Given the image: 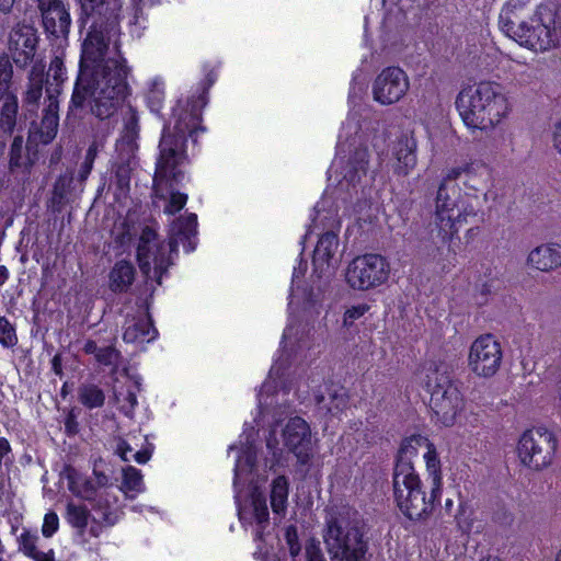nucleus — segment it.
Returning <instances> with one entry per match:
<instances>
[{
  "instance_id": "nucleus-1",
  "label": "nucleus",
  "mask_w": 561,
  "mask_h": 561,
  "mask_svg": "<svg viewBox=\"0 0 561 561\" xmlns=\"http://www.w3.org/2000/svg\"><path fill=\"white\" fill-rule=\"evenodd\" d=\"M81 13L78 19L80 32L87 30L84 51L95 47L100 60L93 67L80 61L79 72L69 101V110H81L93 95L91 113L101 121L112 117L124 105L131 93L128 77L131 68L121 49V42H114V56L104 57L111 35L119 26L121 0H80Z\"/></svg>"
},
{
  "instance_id": "nucleus-2",
  "label": "nucleus",
  "mask_w": 561,
  "mask_h": 561,
  "mask_svg": "<svg viewBox=\"0 0 561 561\" xmlns=\"http://www.w3.org/2000/svg\"><path fill=\"white\" fill-rule=\"evenodd\" d=\"M400 512L411 520H425L442 495L440 461L433 444L417 435L404 440L392 477Z\"/></svg>"
},
{
  "instance_id": "nucleus-3",
  "label": "nucleus",
  "mask_w": 561,
  "mask_h": 561,
  "mask_svg": "<svg viewBox=\"0 0 561 561\" xmlns=\"http://www.w3.org/2000/svg\"><path fill=\"white\" fill-rule=\"evenodd\" d=\"M217 79L218 72L215 68L207 70L191 95L178 100L172 107L173 131L170 126H163L152 179V188L160 198L164 197L158 193L161 186L179 185L185 178L180 167L187 160L186 142L188 138L197 142V134L206 131V127L202 125L203 110L209 102V90Z\"/></svg>"
},
{
  "instance_id": "nucleus-4",
  "label": "nucleus",
  "mask_w": 561,
  "mask_h": 561,
  "mask_svg": "<svg viewBox=\"0 0 561 561\" xmlns=\"http://www.w3.org/2000/svg\"><path fill=\"white\" fill-rule=\"evenodd\" d=\"M524 9L523 0H508L499 16L501 30L524 47L535 51H546L556 47L558 44L556 4H539L528 20L523 18Z\"/></svg>"
},
{
  "instance_id": "nucleus-5",
  "label": "nucleus",
  "mask_w": 561,
  "mask_h": 561,
  "mask_svg": "<svg viewBox=\"0 0 561 561\" xmlns=\"http://www.w3.org/2000/svg\"><path fill=\"white\" fill-rule=\"evenodd\" d=\"M455 105L469 129L482 131L493 129L511 111L501 85L491 81L463 88L458 93Z\"/></svg>"
},
{
  "instance_id": "nucleus-6",
  "label": "nucleus",
  "mask_w": 561,
  "mask_h": 561,
  "mask_svg": "<svg viewBox=\"0 0 561 561\" xmlns=\"http://www.w3.org/2000/svg\"><path fill=\"white\" fill-rule=\"evenodd\" d=\"M416 374L431 396L428 405L437 422L445 426L454 425L465 401L450 366L434 354L421 364Z\"/></svg>"
},
{
  "instance_id": "nucleus-7",
  "label": "nucleus",
  "mask_w": 561,
  "mask_h": 561,
  "mask_svg": "<svg viewBox=\"0 0 561 561\" xmlns=\"http://www.w3.org/2000/svg\"><path fill=\"white\" fill-rule=\"evenodd\" d=\"M322 538L331 561H365L368 540L357 511L348 506L332 508Z\"/></svg>"
},
{
  "instance_id": "nucleus-8",
  "label": "nucleus",
  "mask_w": 561,
  "mask_h": 561,
  "mask_svg": "<svg viewBox=\"0 0 561 561\" xmlns=\"http://www.w3.org/2000/svg\"><path fill=\"white\" fill-rule=\"evenodd\" d=\"M477 210L473 206L467 205L461 197L459 185L440 183L435 199V224L437 234L443 243H447L449 250L455 241H460L459 229L468 222L469 217H476Z\"/></svg>"
},
{
  "instance_id": "nucleus-9",
  "label": "nucleus",
  "mask_w": 561,
  "mask_h": 561,
  "mask_svg": "<svg viewBox=\"0 0 561 561\" xmlns=\"http://www.w3.org/2000/svg\"><path fill=\"white\" fill-rule=\"evenodd\" d=\"M554 432L537 426L526 430L517 443V456L523 466L534 471H541L553 463L558 449Z\"/></svg>"
},
{
  "instance_id": "nucleus-10",
  "label": "nucleus",
  "mask_w": 561,
  "mask_h": 561,
  "mask_svg": "<svg viewBox=\"0 0 561 561\" xmlns=\"http://www.w3.org/2000/svg\"><path fill=\"white\" fill-rule=\"evenodd\" d=\"M390 271V263L386 256L365 253L348 263L345 279L351 288L366 291L383 285L389 279Z\"/></svg>"
},
{
  "instance_id": "nucleus-11",
  "label": "nucleus",
  "mask_w": 561,
  "mask_h": 561,
  "mask_svg": "<svg viewBox=\"0 0 561 561\" xmlns=\"http://www.w3.org/2000/svg\"><path fill=\"white\" fill-rule=\"evenodd\" d=\"M49 41L67 39L71 27L69 0H32Z\"/></svg>"
},
{
  "instance_id": "nucleus-12",
  "label": "nucleus",
  "mask_w": 561,
  "mask_h": 561,
  "mask_svg": "<svg viewBox=\"0 0 561 561\" xmlns=\"http://www.w3.org/2000/svg\"><path fill=\"white\" fill-rule=\"evenodd\" d=\"M410 82L403 69L389 66L381 70L373 83L374 100L382 105L400 101L409 90Z\"/></svg>"
},
{
  "instance_id": "nucleus-13",
  "label": "nucleus",
  "mask_w": 561,
  "mask_h": 561,
  "mask_svg": "<svg viewBox=\"0 0 561 561\" xmlns=\"http://www.w3.org/2000/svg\"><path fill=\"white\" fill-rule=\"evenodd\" d=\"M284 445L291 451L299 463L307 465L311 458V431L309 424L300 416L289 419L283 430Z\"/></svg>"
},
{
  "instance_id": "nucleus-14",
  "label": "nucleus",
  "mask_w": 561,
  "mask_h": 561,
  "mask_svg": "<svg viewBox=\"0 0 561 561\" xmlns=\"http://www.w3.org/2000/svg\"><path fill=\"white\" fill-rule=\"evenodd\" d=\"M149 233H151L150 229L144 230L137 245L136 257L139 268L144 274H148L151 270V264H153L156 282L158 285H161L162 276L167 274L170 263L163 248L149 241L147 238Z\"/></svg>"
},
{
  "instance_id": "nucleus-15",
  "label": "nucleus",
  "mask_w": 561,
  "mask_h": 561,
  "mask_svg": "<svg viewBox=\"0 0 561 561\" xmlns=\"http://www.w3.org/2000/svg\"><path fill=\"white\" fill-rule=\"evenodd\" d=\"M37 43V33L32 26H22L10 34V51L18 68H25L33 61Z\"/></svg>"
},
{
  "instance_id": "nucleus-16",
  "label": "nucleus",
  "mask_w": 561,
  "mask_h": 561,
  "mask_svg": "<svg viewBox=\"0 0 561 561\" xmlns=\"http://www.w3.org/2000/svg\"><path fill=\"white\" fill-rule=\"evenodd\" d=\"M319 410L331 416H340L350 407L348 390L339 383H327L323 390L314 394Z\"/></svg>"
},
{
  "instance_id": "nucleus-17",
  "label": "nucleus",
  "mask_w": 561,
  "mask_h": 561,
  "mask_svg": "<svg viewBox=\"0 0 561 561\" xmlns=\"http://www.w3.org/2000/svg\"><path fill=\"white\" fill-rule=\"evenodd\" d=\"M197 215L194 213L174 220L170 229L171 249L181 243L186 253L193 252L197 245Z\"/></svg>"
},
{
  "instance_id": "nucleus-18",
  "label": "nucleus",
  "mask_w": 561,
  "mask_h": 561,
  "mask_svg": "<svg viewBox=\"0 0 561 561\" xmlns=\"http://www.w3.org/2000/svg\"><path fill=\"white\" fill-rule=\"evenodd\" d=\"M135 265L125 259L114 263L108 272V288L114 294H126L136 279Z\"/></svg>"
},
{
  "instance_id": "nucleus-19",
  "label": "nucleus",
  "mask_w": 561,
  "mask_h": 561,
  "mask_svg": "<svg viewBox=\"0 0 561 561\" xmlns=\"http://www.w3.org/2000/svg\"><path fill=\"white\" fill-rule=\"evenodd\" d=\"M396 164L394 174L407 176L416 165V141L413 138H401L393 148Z\"/></svg>"
},
{
  "instance_id": "nucleus-20",
  "label": "nucleus",
  "mask_w": 561,
  "mask_h": 561,
  "mask_svg": "<svg viewBox=\"0 0 561 561\" xmlns=\"http://www.w3.org/2000/svg\"><path fill=\"white\" fill-rule=\"evenodd\" d=\"M528 262L535 268L547 272L561 265V251L558 244H543L534 249Z\"/></svg>"
},
{
  "instance_id": "nucleus-21",
  "label": "nucleus",
  "mask_w": 561,
  "mask_h": 561,
  "mask_svg": "<svg viewBox=\"0 0 561 561\" xmlns=\"http://www.w3.org/2000/svg\"><path fill=\"white\" fill-rule=\"evenodd\" d=\"M339 247V236L333 231L322 233L316 244L312 255V264L316 270H323L329 265Z\"/></svg>"
},
{
  "instance_id": "nucleus-22",
  "label": "nucleus",
  "mask_w": 561,
  "mask_h": 561,
  "mask_svg": "<svg viewBox=\"0 0 561 561\" xmlns=\"http://www.w3.org/2000/svg\"><path fill=\"white\" fill-rule=\"evenodd\" d=\"M502 362V353H469L471 370L481 377L493 376Z\"/></svg>"
},
{
  "instance_id": "nucleus-23",
  "label": "nucleus",
  "mask_w": 561,
  "mask_h": 561,
  "mask_svg": "<svg viewBox=\"0 0 561 561\" xmlns=\"http://www.w3.org/2000/svg\"><path fill=\"white\" fill-rule=\"evenodd\" d=\"M157 335L158 331L150 319L139 320L125 328L123 340L125 343L142 345L153 341Z\"/></svg>"
},
{
  "instance_id": "nucleus-24",
  "label": "nucleus",
  "mask_w": 561,
  "mask_h": 561,
  "mask_svg": "<svg viewBox=\"0 0 561 561\" xmlns=\"http://www.w3.org/2000/svg\"><path fill=\"white\" fill-rule=\"evenodd\" d=\"M45 83V66L42 62H36L31 68L27 89L24 94V102L27 105L38 104L43 95V88Z\"/></svg>"
},
{
  "instance_id": "nucleus-25",
  "label": "nucleus",
  "mask_w": 561,
  "mask_h": 561,
  "mask_svg": "<svg viewBox=\"0 0 561 561\" xmlns=\"http://www.w3.org/2000/svg\"><path fill=\"white\" fill-rule=\"evenodd\" d=\"M117 499L115 495H111L110 493H105L101 495L93 508L101 515V519L105 526L111 527L114 526L122 516L121 508L115 505Z\"/></svg>"
},
{
  "instance_id": "nucleus-26",
  "label": "nucleus",
  "mask_w": 561,
  "mask_h": 561,
  "mask_svg": "<svg viewBox=\"0 0 561 561\" xmlns=\"http://www.w3.org/2000/svg\"><path fill=\"white\" fill-rule=\"evenodd\" d=\"M369 164V151L365 148H356L347 160L344 178L350 182L359 180L366 175Z\"/></svg>"
},
{
  "instance_id": "nucleus-27",
  "label": "nucleus",
  "mask_w": 561,
  "mask_h": 561,
  "mask_svg": "<svg viewBox=\"0 0 561 561\" xmlns=\"http://www.w3.org/2000/svg\"><path fill=\"white\" fill-rule=\"evenodd\" d=\"M289 483L285 476H278L272 482L271 506L275 514H285L287 508Z\"/></svg>"
},
{
  "instance_id": "nucleus-28",
  "label": "nucleus",
  "mask_w": 561,
  "mask_h": 561,
  "mask_svg": "<svg viewBox=\"0 0 561 561\" xmlns=\"http://www.w3.org/2000/svg\"><path fill=\"white\" fill-rule=\"evenodd\" d=\"M91 513L85 505L68 503L66 507L67 523L77 529L78 534L82 536L88 527Z\"/></svg>"
},
{
  "instance_id": "nucleus-29",
  "label": "nucleus",
  "mask_w": 561,
  "mask_h": 561,
  "mask_svg": "<svg viewBox=\"0 0 561 561\" xmlns=\"http://www.w3.org/2000/svg\"><path fill=\"white\" fill-rule=\"evenodd\" d=\"M121 490L130 499H134L137 494L144 492L145 484L141 471L133 466L124 468Z\"/></svg>"
},
{
  "instance_id": "nucleus-30",
  "label": "nucleus",
  "mask_w": 561,
  "mask_h": 561,
  "mask_svg": "<svg viewBox=\"0 0 561 561\" xmlns=\"http://www.w3.org/2000/svg\"><path fill=\"white\" fill-rule=\"evenodd\" d=\"M115 454L123 461L135 460L139 465L146 463L151 457V451L148 448L135 450L129 442L121 437L115 440Z\"/></svg>"
},
{
  "instance_id": "nucleus-31",
  "label": "nucleus",
  "mask_w": 561,
  "mask_h": 561,
  "mask_svg": "<svg viewBox=\"0 0 561 561\" xmlns=\"http://www.w3.org/2000/svg\"><path fill=\"white\" fill-rule=\"evenodd\" d=\"M78 399L88 409L101 408L105 401L104 391L94 383H82L78 388Z\"/></svg>"
},
{
  "instance_id": "nucleus-32",
  "label": "nucleus",
  "mask_w": 561,
  "mask_h": 561,
  "mask_svg": "<svg viewBox=\"0 0 561 561\" xmlns=\"http://www.w3.org/2000/svg\"><path fill=\"white\" fill-rule=\"evenodd\" d=\"M3 104L0 111V126L7 131H12L16 124L19 101L15 94L2 99Z\"/></svg>"
},
{
  "instance_id": "nucleus-33",
  "label": "nucleus",
  "mask_w": 561,
  "mask_h": 561,
  "mask_svg": "<svg viewBox=\"0 0 561 561\" xmlns=\"http://www.w3.org/2000/svg\"><path fill=\"white\" fill-rule=\"evenodd\" d=\"M67 79V70L64 60L59 56H55L49 64L48 71L45 72L46 88H57L62 90V84Z\"/></svg>"
},
{
  "instance_id": "nucleus-34",
  "label": "nucleus",
  "mask_w": 561,
  "mask_h": 561,
  "mask_svg": "<svg viewBox=\"0 0 561 561\" xmlns=\"http://www.w3.org/2000/svg\"><path fill=\"white\" fill-rule=\"evenodd\" d=\"M59 124L58 114L43 115L39 126V139L44 145H47L54 140L57 135Z\"/></svg>"
},
{
  "instance_id": "nucleus-35",
  "label": "nucleus",
  "mask_w": 561,
  "mask_h": 561,
  "mask_svg": "<svg viewBox=\"0 0 561 561\" xmlns=\"http://www.w3.org/2000/svg\"><path fill=\"white\" fill-rule=\"evenodd\" d=\"M80 360L76 353H57L51 359V368L58 376L62 375V369L75 371L79 368Z\"/></svg>"
},
{
  "instance_id": "nucleus-36",
  "label": "nucleus",
  "mask_w": 561,
  "mask_h": 561,
  "mask_svg": "<svg viewBox=\"0 0 561 561\" xmlns=\"http://www.w3.org/2000/svg\"><path fill=\"white\" fill-rule=\"evenodd\" d=\"M96 489L94 482L87 478L70 479L69 481V490L87 501L93 500Z\"/></svg>"
},
{
  "instance_id": "nucleus-37",
  "label": "nucleus",
  "mask_w": 561,
  "mask_h": 561,
  "mask_svg": "<svg viewBox=\"0 0 561 561\" xmlns=\"http://www.w3.org/2000/svg\"><path fill=\"white\" fill-rule=\"evenodd\" d=\"M13 68L7 56L0 57V101L14 94L10 91L12 84Z\"/></svg>"
},
{
  "instance_id": "nucleus-38",
  "label": "nucleus",
  "mask_w": 561,
  "mask_h": 561,
  "mask_svg": "<svg viewBox=\"0 0 561 561\" xmlns=\"http://www.w3.org/2000/svg\"><path fill=\"white\" fill-rule=\"evenodd\" d=\"M39 537L36 533L24 528L21 535L18 537L19 550L24 553L27 558H33L39 551L37 550V541Z\"/></svg>"
},
{
  "instance_id": "nucleus-39",
  "label": "nucleus",
  "mask_w": 561,
  "mask_h": 561,
  "mask_svg": "<svg viewBox=\"0 0 561 561\" xmlns=\"http://www.w3.org/2000/svg\"><path fill=\"white\" fill-rule=\"evenodd\" d=\"M284 538L290 557L296 559L301 552V545L299 541L297 527L295 525L287 526L284 531Z\"/></svg>"
},
{
  "instance_id": "nucleus-40",
  "label": "nucleus",
  "mask_w": 561,
  "mask_h": 561,
  "mask_svg": "<svg viewBox=\"0 0 561 561\" xmlns=\"http://www.w3.org/2000/svg\"><path fill=\"white\" fill-rule=\"evenodd\" d=\"M23 137L16 135L11 144L9 152V168L11 171L22 167Z\"/></svg>"
},
{
  "instance_id": "nucleus-41",
  "label": "nucleus",
  "mask_w": 561,
  "mask_h": 561,
  "mask_svg": "<svg viewBox=\"0 0 561 561\" xmlns=\"http://www.w3.org/2000/svg\"><path fill=\"white\" fill-rule=\"evenodd\" d=\"M18 341L15 329L5 317H0V344L4 347L13 346Z\"/></svg>"
},
{
  "instance_id": "nucleus-42",
  "label": "nucleus",
  "mask_w": 561,
  "mask_h": 561,
  "mask_svg": "<svg viewBox=\"0 0 561 561\" xmlns=\"http://www.w3.org/2000/svg\"><path fill=\"white\" fill-rule=\"evenodd\" d=\"M187 199V194L181 193L179 191H172L170 193L169 202L164 206V213L168 215H175L185 207Z\"/></svg>"
},
{
  "instance_id": "nucleus-43",
  "label": "nucleus",
  "mask_w": 561,
  "mask_h": 561,
  "mask_svg": "<svg viewBox=\"0 0 561 561\" xmlns=\"http://www.w3.org/2000/svg\"><path fill=\"white\" fill-rule=\"evenodd\" d=\"M164 100V90L163 88L158 87V84H153V87L146 94V102L148 107L153 113H159L162 108Z\"/></svg>"
},
{
  "instance_id": "nucleus-44",
  "label": "nucleus",
  "mask_w": 561,
  "mask_h": 561,
  "mask_svg": "<svg viewBox=\"0 0 561 561\" xmlns=\"http://www.w3.org/2000/svg\"><path fill=\"white\" fill-rule=\"evenodd\" d=\"M370 309L368 304H358L347 308L343 316V323L345 327H352L354 322L360 319L365 313H367Z\"/></svg>"
},
{
  "instance_id": "nucleus-45",
  "label": "nucleus",
  "mask_w": 561,
  "mask_h": 561,
  "mask_svg": "<svg viewBox=\"0 0 561 561\" xmlns=\"http://www.w3.org/2000/svg\"><path fill=\"white\" fill-rule=\"evenodd\" d=\"M11 455L12 447L10 442L5 437H0V477L9 476L4 469L9 468L13 463Z\"/></svg>"
},
{
  "instance_id": "nucleus-46",
  "label": "nucleus",
  "mask_w": 561,
  "mask_h": 561,
  "mask_svg": "<svg viewBox=\"0 0 561 561\" xmlns=\"http://www.w3.org/2000/svg\"><path fill=\"white\" fill-rule=\"evenodd\" d=\"M99 152V146L96 141H93L90 144L89 148L87 149L84 160L80 168V176L81 179H85L92 171L93 164L95 161V158Z\"/></svg>"
},
{
  "instance_id": "nucleus-47",
  "label": "nucleus",
  "mask_w": 561,
  "mask_h": 561,
  "mask_svg": "<svg viewBox=\"0 0 561 561\" xmlns=\"http://www.w3.org/2000/svg\"><path fill=\"white\" fill-rule=\"evenodd\" d=\"M493 346L495 351H501L500 342L491 333H485L477 337L471 344L469 351H485Z\"/></svg>"
},
{
  "instance_id": "nucleus-48",
  "label": "nucleus",
  "mask_w": 561,
  "mask_h": 561,
  "mask_svg": "<svg viewBox=\"0 0 561 561\" xmlns=\"http://www.w3.org/2000/svg\"><path fill=\"white\" fill-rule=\"evenodd\" d=\"M307 561H327L320 541L316 538L307 540L305 546Z\"/></svg>"
},
{
  "instance_id": "nucleus-49",
  "label": "nucleus",
  "mask_w": 561,
  "mask_h": 561,
  "mask_svg": "<svg viewBox=\"0 0 561 561\" xmlns=\"http://www.w3.org/2000/svg\"><path fill=\"white\" fill-rule=\"evenodd\" d=\"M59 528V517L55 512H48L44 516L42 534L46 538L53 537Z\"/></svg>"
},
{
  "instance_id": "nucleus-50",
  "label": "nucleus",
  "mask_w": 561,
  "mask_h": 561,
  "mask_svg": "<svg viewBox=\"0 0 561 561\" xmlns=\"http://www.w3.org/2000/svg\"><path fill=\"white\" fill-rule=\"evenodd\" d=\"M114 182L121 190H128L130 184V169L126 164H118L114 171Z\"/></svg>"
},
{
  "instance_id": "nucleus-51",
  "label": "nucleus",
  "mask_w": 561,
  "mask_h": 561,
  "mask_svg": "<svg viewBox=\"0 0 561 561\" xmlns=\"http://www.w3.org/2000/svg\"><path fill=\"white\" fill-rule=\"evenodd\" d=\"M253 513L256 523L264 526L268 523V508L264 499H253Z\"/></svg>"
},
{
  "instance_id": "nucleus-52",
  "label": "nucleus",
  "mask_w": 561,
  "mask_h": 561,
  "mask_svg": "<svg viewBox=\"0 0 561 561\" xmlns=\"http://www.w3.org/2000/svg\"><path fill=\"white\" fill-rule=\"evenodd\" d=\"M61 91H58L57 88H46V95L48 99V105L43 111V115L58 114V96Z\"/></svg>"
},
{
  "instance_id": "nucleus-53",
  "label": "nucleus",
  "mask_w": 561,
  "mask_h": 561,
  "mask_svg": "<svg viewBox=\"0 0 561 561\" xmlns=\"http://www.w3.org/2000/svg\"><path fill=\"white\" fill-rule=\"evenodd\" d=\"M119 353H96V362L102 366L112 367V373L116 371Z\"/></svg>"
},
{
  "instance_id": "nucleus-54",
  "label": "nucleus",
  "mask_w": 561,
  "mask_h": 561,
  "mask_svg": "<svg viewBox=\"0 0 561 561\" xmlns=\"http://www.w3.org/2000/svg\"><path fill=\"white\" fill-rule=\"evenodd\" d=\"M79 431V423L77 421V415L71 410L68 412L65 419V432L67 435L72 436L76 435Z\"/></svg>"
},
{
  "instance_id": "nucleus-55",
  "label": "nucleus",
  "mask_w": 561,
  "mask_h": 561,
  "mask_svg": "<svg viewBox=\"0 0 561 561\" xmlns=\"http://www.w3.org/2000/svg\"><path fill=\"white\" fill-rule=\"evenodd\" d=\"M462 173V169L461 168H453L448 171L447 175L442 180L440 183H449L451 185H458L456 183V180L460 176V174Z\"/></svg>"
},
{
  "instance_id": "nucleus-56",
  "label": "nucleus",
  "mask_w": 561,
  "mask_h": 561,
  "mask_svg": "<svg viewBox=\"0 0 561 561\" xmlns=\"http://www.w3.org/2000/svg\"><path fill=\"white\" fill-rule=\"evenodd\" d=\"M93 474L95 477L94 484H95L96 488H103V486L107 485L108 477L104 472H101V471H98L96 469H93Z\"/></svg>"
},
{
  "instance_id": "nucleus-57",
  "label": "nucleus",
  "mask_w": 561,
  "mask_h": 561,
  "mask_svg": "<svg viewBox=\"0 0 561 561\" xmlns=\"http://www.w3.org/2000/svg\"><path fill=\"white\" fill-rule=\"evenodd\" d=\"M34 561H56L55 552L53 549H49L47 552L39 551L33 558Z\"/></svg>"
},
{
  "instance_id": "nucleus-58",
  "label": "nucleus",
  "mask_w": 561,
  "mask_h": 561,
  "mask_svg": "<svg viewBox=\"0 0 561 561\" xmlns=\"http://www.w3.org/2000/svg\"><path fill=\"white\" fill-rule=\"evenodd\" d=\"M553 145L561 153V122L557 123L553 131Z\"/></svg>"
},
{
  "instance_id": "nucleus-59",
  "label": "nucleus",
  "mask_w": 561,
  "mask_h": 561,
  "mask_svg": "<svg viewBox=\"0 0 561 561\" xmlns=\"http://www.w3.org/2000/svg\"><path fill=\"white\" fill-rule=\"evenodd\" d=\"M83 351H106V352H110V351H116V348H115L114 346H112V345L106 346V347H103V348H99V347L96 346V343H95V342H93V341L89 340V341L85 343V345H84V347H83Z\"/></svg>"
},
{
  "instance_id": "nucleus-60",
  "label": "nucleus",
  "mask_w": 561,
  "mask_h": 561,
  "mask_svg": "<svg viewBox=\"0 0 561 561\" xmlns=\"http://www.w3.org/2000/svg\"><path fill=\"white\" fill-rule=\"evenodd\" d=\"M15 0H0V12L9 13L11 12Z\"/></svg>"
},
{
  "instance_id": "nucleus-61",
  "label": "nucleus",
  "mask_w": 561,
  "mask_h": 561,
  "mask_svg": "<svg viewBox=\"0 0 561 561\" xmlns=\"http://www.w3.org/2000/svg\"><path fill=\"white\" fill-rule=\"evenodd\" d=\"M9 483H10V477L9 476H1L0 477V501L2 500V497L4 495L5 488H7V485H9Z\"/></svg>"
},
{
  "instance_id": "nucleus-62",
  "label": "nucleus",
  "mask_w": 561,
  "mask_h": 561,
  "mask_svg": "<svg viewBox=\"0 0 561 561\" xmlns=\"http://www.w3.org/2000/svg\"><path fill=\"white\" fill-rule=\"evenodd\" d=\"M93 525H91L90 529H89V534L92 536V537H99L102 533V526L95 522V519L93 518Z\"/></svg>"
},
{
  "instance_id": "nucleus-63",
  "label": "nucleus",
  "mask_w": 561,
  "mask_h": 561,
  "mask_svg": "<svg viewBox=\"0 0 561 561\" xmlns=\"http://www.w3.org/2000/svg\"><path fill=\"white\" fill-rule=\"evenodd\" d=\"M9 270L4 265H0V286L4 285L9 279Z\"/></svg>"
},
{
  "instance_id": "nucleus-64",
  "label": "nucleus",
  "mask_w": 561,
  "mask_h": 561,
  "mask_svg": "<svg viewBox=\"0 0 561 561\" xmlns=\"http://www.w3.org/2000/svg\"><path fill=\"white\" fill-rule=\"evenodd\" d=\"M445 514L451 516L454 511V501L451 499H446L444 504Z\"/></svg>"
}]
</instances>
